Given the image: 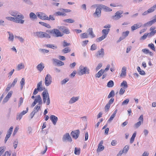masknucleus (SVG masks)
<instances>
[{
	"instance_id": "f257e3e1",
	"label": "nucleus",
	"mask_w": 156,
	"mask_h": 156,
	"mask_svg": "<svg viewBox=\"0 0 156 156\" xmlns=\"http://www.w3.org/2000/svg\"><path fill=\"white\" fill-rule=\"evenodd\" d=\"M46 32L51 35L55 37H62L63 34L61 33L59 30L54 28L50 30H47Z\"/></svg>"
},
{
	"instance_id": "f03ea898",
	"label": "nucleus",
	"mask_w": 156,
	"mask_h": 156,
	"mask_svg": "<svg viewBox=\"0 0 156 156\" xmlns=\"http://www.w3.org/2000/svg\"><path fill=\"white\" fill-rule=\"evenodd\" d=\"M34 36L40 38H50L51 36L50 35L47 33V32L42 31H37L34 32Z\"/></svg>"
},
{
	"instance_id": "7ed1b4c3",
	"label": "nucleus",
	"mask_w": 156,
	"mask_h": 156,
	"mask_svg": "<svg viewBox=\"0 0 156 156\" xmlns=\"http://www.w3.org/2000/svg\"><path fill=\"white\" fill-rule=\"evenodd\" d=\"M77 73L80 76H82L86 74H89L90 73V70L87 67H84L81 65L79 67Z\"/></svg>"
},
{
	"instance_id": "20e7f679",
	"label": "nucleus",
	"mask_w": 156,
	"mask_h": 156,
	"mask_svg": "<svg viewBox=\"0 0 156 156\" xmlns=\"http://www.w3.org/2000/svg\"><path fill=\"white\" fill-rule=\"evenodd\" d=\"M123 13V12L122 10L118 11L115 14V15L112 16L111 18L114 20H119L121 18L123 17L122 14Z\"/></svg>"
},
{
	"instance_id": "39448f33",
	"label": "nucleus",
	"mask_w": 156,
	"mask_h": 156,
	"mask_svg": "<svg viewBox=\"0 0 156 156\" xmlns=\"http://www.w3.org/2000/svg\"><path fill=\"white\" fill-rule=\"evenodd\" d=\"M52 78L51 75L49 74H47L45 77L44 83L46 86H49L52 83Z\"/></svg>"
},
{
	"instance_id": "423d86ee",
	"label": "nucleus",
	"mask_w": 156,
	"mask_h": 156,
	"mask_svg": "<svg viewBox=\"0 0 156 156\" xmlns=\"http://www.w3.org/2000/svg\"><path fill=\"white\" fill-rule=\"evenodd\" d=\"M105 55L104 49L102 48L98 50L95 54V56L97 58H103Z\"/></svg>"
},
{
	"instance_id": "0eeeda50",
	"label": "nucleus",
	"mask_w": 156,
	"mask_h": 156,
	"mask_svg": "<svg viewBox=\"0 0 156 156\" xmlns=\"http://www.w3.org/2000/svg\"><path fill=\"white\" fill-rule=\"evenodd\" d=\"M52 143V140L51 139H48V140H46L45 142V145L44 147V150L43 151H41V154H44L46 152L47 150V144H51Z\"/></svg>"
},
{
	"instance_id": "6e6552de",
	"label": "nucleus",
	"mask_w": 156,
	"mask_h": 156,
	"mask_svg": "<svg viewBox=\"0 0 156 156\" xmlns=\"http://www.w3.org/2000/svg\"><path fill=\"white\" fill-rule=\"evenodd\" d=\"M58 28L64 34H69L70 33L69 30L66 27L61 26L58 27Z\"/></svg>"
},
{
	"instance_id": "1a4fd4ad",
	"label": "nucleus",
	"mask_w": 156,
	"mask_h": 156,
	"mask_svg": "<svg viewBox=\"0 0 156 156\" xmlns=\"http://www.w3.org/2000/svg\"><path fill=\"white\" fill-rule=\"evenodd\" d=\"M80 133V131L79 130L77 129L72 131L71 133V135L73 138L76 139L78 137Z\"/></svg>"
},
{
	"instance_id": "9d476101",
	"label": "nucleus",
	"mask_w": 156,
	"mask_h": 156,
	"mask_svg": "<svg viewBox=\"0 0 156 156\" xmlns=\"http://www.w3.org/2000/svg\"><path fill=\"white\" fill-rule=\"evenodd\" d=\"M62 140L63 142H65L67 140L68 141L71 142L72 141V140L68 133H66L63 135L62 138Z\"/></svg>"
},
{
	"instance_id": "9b49d317",
	"label": "nucleus",
	"mask_w": 156,
	"mask_h": 156,
	"mask_svg": "<svg viewBox=\"0 0 156 156\" xmlns=\"http://www.w3.org/2000/svg\"><path fill=\"white\" fill-rule=\"evenodd\" d=\"M9 14L15 17L16 16L19 17L20 16L21 19H23L24 18V17L22 15H20V13L16 11H11L9 12Z\"/></svg>"
},
{
	"instance_id": "f8f14e48",
	"label": "nucleus",
	"mask_w": 156,
	"mask_h": 156,
	"mask_svg": "<svg viewBox=\"0 0 156 156\" xmlns=\"http://www.w3.org/2000/svg\"><path fill=\"white\" fill-rule=\"evenodd\" d=\"M101 9L100 5L96 8L95 12L94 13L93 15L96 16L97 17H100L101 15Z\"/></svg>"
},
{
	"instance_id": "ddd939ff",
	"label": "nucleus",
	"mask_w": 156,
	"mask_h": 156,
	"mask_svg": "<svg viewBox=\"0 0 156 156\" xmlns=\"http://www.w3.org/2000/svg\"><path fill=\"white\" fill-rule=\"evenodd\" d=\"M50 118L53 124L55 125L58 120V117L54 115H51L50 116Z\"/></svg>"
},
{
	"instance_id": "4468645a",
	"label": "nucleus",
	"mask_w": 156,
	"mask_h": 156,
	"mask_svg": "<svg viewBox=\"0 0 156 156\" xmlns=\"http://www.w3.org/2000/svg\"><path fill=\"white\" fill-rule=\"evenodd\" d=\"M154 18L152 20L148 21L144 25V27L150 26L156 22V15L154 16Z\"/></svg>"
},
{
	"instance_id": "2eb2a0df",
	"label": "nucleus",
	"mask_w": 156,
	"mask_h": 156,
	"mask_svg": "<svg viewBox=\"0 0 156 156\" xmlns=\"http://www.w3.org/2000/svg\"><path fill=\"white\" fill-rule=\"evenodd\" d=\"M100 6L101 9L103 10L105 12H109L112 11V9L111 8L103 5L100 4Z\"/></svg>"
},
{
	"instance_id": "dca6fc26",
	"label": "nucleus",
	"mask_w": 156,
	"mask_h": 156,
	"mask_svg": "<svg viewBox=\"0 0 156 156\" xmlns=\"http://www.w3.org/2000/svg\"><path fill=\"white\" fill-rule=\"evenodd\" d=\"M142 23H140L134 24L131 27V30L133 31L137 28L140 27L142 26Z\"/></svg>"
},
{
	"instance_id": "f3484780",
	"label": "nucleus",
	"mask_w": 156,
	"mask_h": 156,
	"mask_svg": "<svg viewBox=\"0 0 156 156\" xmlns=\"http://www.w3.org/2000/svg\"><path fill=\"white\" fill-rule=\"evenodd\" d=\"M22 19L20 16L19 17L16 16L14 17V22L17 23H20L21 24L23 23L24 21Z\"/></svg>"
},
{
	"instance_id": "a211bd4d",
	"label": "nucleus",
	"mask_w": 156,
	"mask_h": 156,
	"mask_svg": "<svg viewBox=\"0 0 156 156\" xmlns=\"http://www.w3.org/2000/svg\"><path fill=\"white\" fill-rule=\"evenodd\" d=\"M152 33V32H150L144 34V35L140 38V40H144L146 39L147 37L149 38L151 37L152 36L151 35H152V34H153Z\"/></svg>"
},
{
	"instance_id": "6ab92c4d",
	"label": "nucleus",
	"mask_w": 156,
	"mask_h": 156,
	"mask_svg": "<svg viewBox=\"0 0 156 156\" xmlns=\"http://www.w3.org/2000/svg\"><path fill=\"white\" fill-rule=\"evenodd\" d=\"M53 62H55L58 66H61L64 65V64L62 62L56 58H53L52 59Z\"/></svg>"
},
{
	"instance_id": "aec40b11",
	"label": "nucleus",
	"mask_w": 156,
	"mask_h": 156,
	"mask_svg": "<svg viewBox=\"0 0 156 156\" xmlns=\"http://www.w3.org/2000/svg\"><path fill=\"white\" fill-rule=\"evenodd\" d=\"M48 92L44 91L42 93V96L43 98V101L44 103L46 102L47 98H48Z\"/></svg>"
},
{
	"instance_id": "412c9836",
	"label": "nucleus",
	"mask_w": 156,
	"mask_h": 156,
	"mask_svg": "<svg viewBox=\"0 0 156 156\" xmlns=\"http://www.w3.org/2000/svg\"><path fill=\"white\" fill-rule=\"evenodd\" d=\"M44 66L43 63L41 62L37 66V69L40 72H41L44 68Z\"/></svg>"
},
{
	"instance_id": "4be33fe9",
	"label": "nucleus",
	"mask_w": 156,
	"mask_h": 156,
	"mask_svg": "<svg viewBox=\"0 0 156 156\" xmlns=\"http://www.w3.org/2000/svg\"><path fill=\"white\" fill-rule=\"evenodd\" d=\"M87 32L89 33L92 38H94L95 37V35L94 34L93 31V29L91 28H89L87 30Z\"/></svg>"
},
{
	"instance_id": "5701e85b",
	"label": "nucleus",
	"mask_w": 156,
	"mask_h": 156,
	"mask_svg": "<svg viewBox=\"0 0 156 156\" xmlns=\"http://www.w3.org/2000/svg\"><path fill=\"white\" fill-rule=\"evenodd\" d=\"M54 15L56 16H66V14L62 11H58L54 13Z\"/></svg>"
},
{
	"instance_id": "b1692460",
	"label": "nucleus",
	"mask_w": 156,
	"mask_h": 156,
	"mask_svg": "<svg viewBox=\"0 0 156 156\" xmlns=\"http://www.w3.org/2000/svg\"><path fill=\"white\" fill-rule=\"evenodd\" d=\"M126 67L123 66L122 67V70L121 73L120 74L121 76H125L126 75Z\"/></svg>"
},
{
	"instance_id": "393cba45",
	"label": "nucleus",
	"mask_w": 156,
	"mask_h": 156,
	"mask_svg": "<svg viewBox=\"0 0 156 156\" xmlns=\"http://www.w3.org/2000/svg\"><path fill=\"white\" fill-rule=\"evenodd\" d=\"M42 82H39L37 85V88L39 90V91H41L43 90V87L42 85Z\"/></svg>"
},
{
	"instance_id": "a878e982",
	"label": "nucleus",
	"mask_w": 156,
	"mask_h": 156,
	"mask_svg": "<svg viewBox=\"0 0 156 156\" xmlns=\"http://www.w3.org/2000/svg\"><path fill=\"white\" fill-rule=\"evenodd\" d=\"M105 70L101 69L95 75L96 77L99 78L104 73Z\"/></svg>"
},
{
	"instance_id": "bb28decb",
	"label": "nucleus",
	"mask_w": 156,
	"mask_h": 156,
	"mask_svg": "<svg viewBox=\"0 0 156 156\" xmlns=\"http://www.w3.org/2000/svg\"><path fill=\"white\" fill-rule=\"evenodd\" d=\"M78 100V98L77 97H72L69 101V103L70 104H72L77 101Z\"/></svg>"
},
{
	"instance_id": "cd10ccee",
	"label": "nucleus",
	"mask_w": 156,
	"mask_h": 156,
	"mask_svg": "<svg viewBox=\"0 0 156 156\" xmlns=\"http://www.w3.org/2000/svg\"><path fill=\"white\" fill-rule=\"evenodd\" d=\"M29 16L30 19L32 20H34L37 18L36 15L33 12H31L30 13Z\"/></svg>"
},
{
	"instance_id": "c85d7f7f",
	"label": "nucleus",
	"mask_w": 156,
	"mask_h": 156,
	"mask_svg": "<svg viewBox=\"0 0 156 156\" xmlns=\"http://www.w3.org/2000/svg\"><path fill=\"white\" fill-rule=\"evenodd\" d=\"M120 86L125 89L127 88L128 86L126 81L125 80L123 81L121 84Z\"/></svg>"
},
{
	"instance_id": "c756f323",
	"label": "nucleus",
	"mask_w": 156,
	"mask_h": 156,
	"mask_svg": "<svg viewBox=\"0 0 156 156\" xmlns=\"http://www.w3.org/2000/svg\"><path fill=\"white\" fill-rule=\"evenodd\" d=\"M44 46L52 49H57V47L53 44H46L44 45Z\"/></svg>"
},
{
	"instance_id": "7c9ffc66",
	"label": "nucleus",
	"mask_w": 156,
	"mask_h": 156,
	"mask_svg": "<svg viewBox=\"0 0 156 156\" xmlns=\"http://www.w3.org/2000/svg\"><path fill=\"white\" fill-rule=\"evenodd\" d=\"M25 114H24V113H23V111L20 113H17L16 118V120H20L21 119L23 115Z\"/></svg>"
},
{
	"instance_id": "2f4dec72",
	"label": "nucleus",
	"mask_w": 156,
	"mask_h": 156,
	"mask_svg": "<svg viewBox=\"0 0 156 156\" xmlns=\"http://www.w3.org/2000/svg\"><path fill=\"white\" fill-rule=\"evenodd\" d=\"M39 23L41 25L45 27L48 28H50L51 27V26L49 24L42 22H39Z\"/></svg>"
},
{
	"instance_id": "473e14b6",
	"label": "nucleus",
	"mask_w": 156,
	"mask_h": 156,
	"mask_svg": "<svg viewBox=\"0 0 156 156\" xmlns=\"http://www.w3.org/2000/svg\"><path fill=\"white\" fill-rule=\"evenodd\" d=\"M137 69L140 74L142 75H144L145 74V72L144 70H141L139 66L137 67Z\"/></svg>"
},
{
	"instance_id": "72a5a7b5",
	"label": "nucleus",
	"mask_w": 156,
	"mask_h": 156,
	"mask_svg": "<svg viewBox=\"0 0 156 156\" xmlns=\"http://www.w3.org/2000/svg\"><path fill=\"white\" fill-rule=\"evenodd\" d=\"M109 29H104L102 30V32L103 35L106 37L109 31Z\"/></svg>"
},
{
	"instance_id": "f704fd0d",
	"label": "nucleus",
	"mask_w": 156,
	"mask_h": 156,
	"mask_svg": "<svg viewBox=\"0 0 156 156\" xmlns=\"http://www.w3.org/2000/svg\"><path fill=\"white\" fill-rule=\"evenodd\" d=\"M63 22L65 23H73L75 21L74 20L72 19H67L64 20H63Z\"/></svg>"
},
{
	"instance_id": "c9c22d12",
	"label": "nucleus",
	"mask_w": 156,
	"mask_h": 156,
	"mask_svg": "<svg viewBox=\"0 0 156 156\" xmlns=\"http://www.w3.org/2000/svg\"><path fill=\"white\" fill-rule=\"evenodd\" d=\"M155 27H152L150 29V30L151 31L150 32H152V33H153L152 34V35H151L152 36H154L156 33V30H155Z\"/></svg>"
},
{
	"instance_id": "e433bc0d",
	"label": "nucleus",
	"mask_w": 156,
	"mask_h": 156,
	"mask_svg": "<svg viewBox=\"0 0 156 156\" xmlns=\"http://www.w3.org/2000/svg\"><path fill=\"white\" fill-rule=\"evenodd\" d=\"M9 34V40L10 41H13L14 40V36L10 32H8Z\"/></svg>"
},
{
	"instance_id": "4c0bfd02",
	"label": "nucleus",
	"mask_w": 156,
	"mask_h": 156,
	"mask_svg": "<svg viewBox=\"0 0 156 156\" xmlns=\"http://www.w3.org/2000/svg\"><path fill=\"white\" fill-rule=\"evenodd\" d=\"M13 129V127L11 126L9 129V130L8 131L7 133L6 136H8L10 137L12 132Z\"/></svg>"
},
{
	"instance_id": "58836bf2",
	"label": "nucleus",
	"mask_w": 156,
	"mask_h": 156,
	"mask_svg": "<svg viewBox=\"0 0 156 156\" xmlns=\"http://www.w3.org/2000/svg\"><path fill=\"white\" fill-rule=\"evenodd\" d=\"M136 135V132H135L133 134L130 140V143L132 144L134 141L135 137Z\"/></svg>"
},
{
	"instance_id": "ea45409f",
	"label": "nucleus",
	"mask_w": 156,
	"mask_h": 156,
	"mask_svg": "<svg viewBox=\"0 0 156 156\" xmlns=\"http://www.w3.org/2000/svg\"><path fill=\"white\" fill-rule=\"evenodd\" d=\"M17 69L18 70H20L24 68V66L22 63L18 64L17 66Z\"/></svg>"
},
{
	"instance_id": "a19ab883",
	"label": "nucleus",
	"mask_w": 156,
	"mask_h": 156,
	"mask_svg": "<svg viewBox=\"0 0 156 156\" xmlns=\"http://www.w3.org/2000/svg\"><path fill=\"white\" fill-rule=\"evenodd\" d=\"M114 85V83L112 80H110L107 84V86L109 87H112Z\"/></svg>"
},
{
	"instance_id": "79ce46f5",
	"label": "nucleus",
	"mask_w": 156,
	"mask_h": 156,
	"mask_svg": "<svg viewBox=\"0 0 156 156\" xmlns=\"http://www.w3.org/2000/svg\"><path fill=\"white\" fill-rule=\"evenodd\" d=\"M104 149V147L103 145H98V147L97 149V152H100L102 151Z\"/></svg>"
},
{
	"instance_id": "37998d69",
	"label": "nucleus",
	"mask_w": 156,
	"mask_h": 156,
	"mask_svg": "<svg viewBox=\"0 0 156 156\" xmlns=\"http://www.w3.org/2000/svg\"><path fill=\"white\" fill-rule=\"evenodd\" d=\"M80 148L75 147L74 153L76 155H79L80 153Z\"/></svg>"
},
{
	"instance_id": "c03bdc74",
	"label": "nucleus",
	"mask_w": 156,
	"mask_h": 156,
	"mask_svg": "<svg viewBox=\"0 0 156 156\" xmlns=\"http://www.w3.org/2000/svg\"><path fill=\"white\" fill-rule=\"evenodd\" d=\"M115 92L114 90H112L110 93L109 94V95H108V98H110L111 97H114L115 96Z\"/></svg>"
},
{
	"instance_id": "a18cd8bd",
	"label": "nucleus",
	"mask_w": 156,
	"mask_h": 156,
	"mask_svg": "<svg viewBox=\"0 0 156 156\" xmlns=\"http://www.w3.org/2000/svg\"><path fill=\"white\" fill-rule=\"evenodd\" d=\"M71 50L69 49V47L66 48L62 50V52L64 53H66L70 52Z\"/></svg>"
},
{
	"instance_id": "49530a36",
	"label": "nucleus",
	"mask_w": 156,
	"mask_h": 156,
	"mask_svg": "<svg viewBox=\"0 0 156 156\" xmlns=\"http://www.w3.org/2000/svg\"><path fill=\"white\" fill-rule=\"evenodd\" d=\"M25 79L24 78H23L20 82V84L21 87V89H22L23 86L25 85Z\"/></svg>"
},
{
	"instance_id": "de8ad7c7",
	"label": "nucleus",
	"mask_w": 156,
	"mask_h": 156,
	"mask_svg": "<svg viewBox=\"0 0 156 156\" xmlns=\"http://www.w3.org/2000/svg\"><path fill=\"white\" fill-rule=\"evenodd\" d=\"M61 11L63 12H71V10L69 9L60 8L59 9Z\"/></svg>"
},
{
	"instance_id": "09e8293b",
	"label": "nucleus",
	"mask_w": 156,
	"mask_h": 156,
	"mask_svg": "<svg viewBox=\"0 0 156 156\" xmlns=\"http://www.w3.org/2000/svg\"><path fill=\"white\" fill-rule=\"evenodd\" d=\"M129 149V146L127 145H126L123 148L122 150L124 153H126L128 151Z\"/></svg>"
},
{
	"instance_id": "8fccbe9b",
	"label": "nucleus",
	"mask_w": 156,
	"mask_h": 156,
	"mask_svg": "<svg viewBox=\"0 0 156 156\" xmlns=\"http://www.w3.org/2000/svg\"><path fill=\"white\" fill-rule=\"evenodd\" d=\"M106 37L105 36L103 35L101 37H99L97 39V41L99 42L105 39Z\"/></svg>"
},
{
	"instance_id": "3c124183",
	"label": "nucleus",
	"mask_w": 156,
	"mask_h": 156,
	"mask_svg": "<svg viewBox=\"0 0 156 156\" xmlns=\"http://www.w3.org/2000/svg\"><path fill=\"white\" fill-rule=\"evenodd\" d=\"M148 47L154 51H155V49L153 44H150L148 45Z\"/></svg>"
},
{
	"instance_id": "603ef678",
	"label": "nucleus",
	"mask_w": 156,
	"mask_h": 156,
	"mask_svg": "<svg viewBox=\"0 0 156 156\" xmlns=\"http://www.w3.org/2000/svg\"><path fill=\"white\" fill-rule=\"evenodd\" d=\"M48 94V98H47L46 101V105H50V98L49 95L48 93L47 92Z\"/></svg>"
},
{
	"instance_id": "864d4df0",
	"label": "nucleus",
	"mask_w": 156,
	"mask_h": 156,
	"mask_svg": "<svg viewBox=\"0 0 156 156\" xmlns=\"http://www.w3.org/2000/svg\"><path fill=\"white\" fill-rule=\"evenodd\" d=\"M141 124V122L140 121H139L138 122H137L134 125V127L136 129L138 128Z\"/></svg>"
},
{
	"instance_id": "5fc2aeb1",
	"label": "nucleus",
	"mask_w": 156,
	"mask_h": 156,
	"mask_svg": "<svg viewBox=\"0 0 156 156\" xmlns=\"http://www.w3.org/2000/svg\"><path fill=\"white\" fill-rule=\"evenodd\" d=\"M80 37L82 38H87L88 36L87 33H83L81 34Z\"/></svg>"
},
{
	"instance_id": "6e6d98bb",
	"label": "nucleus",
	"mask_w": 156,
	"mask_h": 156,
	"mask_svg": "<svg viewBox=\"0 0 156 156\" xmlns=\"http://www.w3.org/2000/svg\"><path fill=\"white\" fill-rule=\"evenodd\" d=\"M111 106V105L107 103L105 106V111L106 112H107L108 111L110 107Z\"/></svg>"
},
{
	"instance_id": "4d7b16f0",
	"label": "nucleus",
	"mask_w": 156,
	"mask_h": 156,
	"mask_svg": "<svg viewBox=\"0 0 156 156\" xmlns=\"http://www.w3.org/2000/svg\"><path fill=\"white\" fill-rule=\"evenodd\" d=\"M39 51L44 54L48 53L49 52V50L44 49H40Z\"/></svg>"
},
{
	"instance_id": "13d9d810",
	"label": "nucleus",
	"mask_w": 156,
	"mask_h": 156,
	"mask_svg": "<svg viewBox=\"0 0 156 156\" xmlns=\"http://www.w3.org/2000/svg\"><path fill=\"white\" fill-rule=\"evenodd\" d=\"M125 89H126L122 88H121L119 90V94L120 95H123L125 91Z\"/></svg>"
},
{
	"instance_id": "bf43d9fd",
	"label": "nucleus",
	"mask_w": 156,
	"mask_h": 156,
	"mask_svg": "<svg viewBox=\"0 0 156 156\" xmlns=\"http://www.w3.org/2000/svg\"><path fill=\"white\" fill-rule=\"evenodd\" d=\"M69 79L68 78H66L63 80H62L61 81V83L62 85L65 84L66 83H67L69 80Z\"/></svg>"
},
{
	"instance_id": "052dcab7",
	"label": "nucleus",
	"mask_w": 156,
	"mask_h": 156,
	"mask_svg": "<svg viewBox=\"0 0 156 156\" xmlns=\"http://www.w3.org/2000/svg\"><path fill=\"white\" fill-rule=\"evenodd\" d=\"M70 45V43H67L66 41H64L63 42V47H65L66 46H68Z\"/></svg>"
},
{
	"instance_id": "680f3d73",
	"label": "nucleus",
	"mask_w": 156,
	"mask_h": 156,
	"mask_svg": "<svg viewBox=\"0 0 156 156\" xmlns=\"http://www.w3.org/2000/svg\"><path fill=\"white\" fill-rule=\"evenodd\" d=\"M12 87H13L11 85L10 83H9L8 85L7 88H6L5 91L6 92H8L9 91L10 89Z\"/></svg>"
},
{
	"instance_id": "e2e57ef3",
	"label": "nucleus",
	"mask_w": 156,
	"mask_h": 156,
	"mask_svg": "<svg viewBox=\"0 0 156 156\" xmlns=\"http://www.w3.org/2000/svg\"><path fill=\"white\" fill-rule=\"evenodd\" d=\"M129 99H127L126 100H125L123 102H122V105H127L128 103H129Z\"/></svg>"
},
{
	"instance_id": "0e129e2a",
	"label": "nucleus",
	"mask_w": 156,
	"mask_h": 156,
	"mask_svg": "<svg viewBox=\"0 0 156 156\" xmlns=\"http://www.w3.org/2000/svg\"><path fill=\"white\" fill-rule=\"evenodd\" d=\"M5 147H0V156L2 155L5 151Z\"/></svg>"
},
{
	"instance_id": "69168bd1",
	"label": "nucleus",
	"mask_w": 156,
	"mask_h": 156,
	"mask_svg": "<svg viewBox=\"0 0 156 156\" xmlns=\"http://www.w3.org/2000/svg\"><path fill=\"white\" fill-rule=\"evenodd\" d=\"M5 147H0V156L2 155L5 151Z\"/></svg>"
},
{
	"instance_id": "338daca9",
	"label": "nucleus",
	"mask_w": 156,
	"mask_h": 156,
	"mask_svg": "<svg viewBox=\"0 0 156 156\" xmlns=\"http://www.w3.org/2000/svg\"><path fill=\"white\" fill-rule=\"evenodd\" d=\"M23 1L27 4L29 5H32L33 3L30 0H23Z\"/></svg>"
},
{
	"instance_id": "774afa93",
	"label": "nucleus",
	"mask_w": 156,
	"mask_h": 156,
	"mask_svg": "<svg viewBox=\"0 0 156 156\" xmlns=\"http://www.w3.org/2000/svg\"><path fill=\"white\" fill-rule=\"evenodd\" d=\"M102 66V64L101 63H99L95 68L96 71L98 70Z\"/></svg>"
}]
</instances>
